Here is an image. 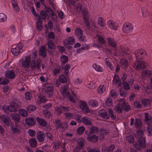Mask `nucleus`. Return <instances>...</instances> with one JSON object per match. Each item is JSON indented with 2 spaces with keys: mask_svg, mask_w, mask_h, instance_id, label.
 <instances>
[{
  "mask_svg": "<svg viewBox=\"0 0 152 152\" xmlns=\"http://www.w3.org/2000/svg\"><path fill=\"white\" fill-rule=\"evenodd\" d=\"M85 144V140L83 138H80L77 141V147L80 148H83Z\"/></svg>",
  "mask_w": 152,
  "mask_h": 152,
  "instance_id": "nucleus-30",
  "label": "nucleus"
},
{
  "mask_svg": "<svg viewBox=\"0 0 152 152\" xmlns=\"http://www.w3.org/2000/svg\"><path fill=\"white\" fill-rule=\"evenodd\" d=\"M99 113L100 116L103 118L106 119H108L109 118V116L107 114V112L104 110H100Z\"/></svg>",
  "mask_w": 152,
  "mask_h": 152,
  "instance_id": "nucleus-26",
  "label": "nucleus"
},
{
  "mask_svg": "<svg viewBox=\"0 0 152 152\" xmlns=\"http://www.w3.org/2000/svg\"><path fill=\"white\" fill-rule=\"evenodd\" d=\"M75 34L80 41H83L85 40V38L83 36V31L81 29L79 28H77L75 31Z\"/></svg>",
  "mask_w": 152,
  "mask_h": 152,
  "instance_id": "nucleus-14",
  "label": "nucleus"
},
{
  "mask_svg": "<svg viewBox=\"0 0 152 152\" xmlns=\"http://www.w3.org/2000/svg\"><path fill=\"white\" fill-rule=\"evenodd\" d=\"M93 67L98 72H102L103 69L102 67L99 65H97L96 64H94L92 65Z\"/></svg>",
  "mask_w": 152,
  "mask_h": 152,
  "instance_id": "nucleus-49",
  "label": "nucleus"
},
{
  "mask_svg": "<svg viewBox=\"0 0 152 152\" xmlns=\"http://www.w3.org/2000/svg\"><path fill=\"white\" fill-rule=\"evenodd\" d=\"M39 54L43 58L46 57L47 53L45 47L42 46L40 47L39 50Z\"/></svg>",
  "mask_w": 152,
  "mask_h": 152,
  "instance_id": "nucleus-20",
  "label": "nucleus"
},
{
  "mask_svg": "<svg viewBox=\"0 0 152 152\" xmlns=\"http://www.w3.org/2000/svg\"><path fill=\"white\" fill-rule=\"evenodd\" d=\"M29 142L31 147L33 148H35L37 147V141L35 138H31L29 141Z\"/></svg>",
  "mask_w": 152,
  "mask_h": 152,
  "instance_id": "nucleus-27",
  "label": "nucleus"
},
{
  "mask_svg": "<svg viewBox=\"0 0 152 152\" xmlns=\"http://www.w3.org/2000/svg\"><path fill=\"white\" fill-rule=\"evenodd\" d=\"M115 146L114 145L111 144L107 148V152H113Z\"/></svg>",
  "mask_w": 152,
  "mask_h": 152,
  "instance_id": "nucleus-64",
  "label": "nucleus"
},
{
  "mask_svg": "<svg viewBox=\"0 0 152 152\" xmlns=\"http://www.w3.org/2000/svg\"><path fill=\"white\" fill-rule=\"evenodd\" d=\"M36 120L39 125L44 127H46L47 126V122L44 119L39 117H37Z\"/></svg>",
  "mask_w": 152,
  "mask_h": 152,
  "instance_id": "nucleus-21",
  "label": "nucleus"
},
{
  "mask_svg": "<svg viewBox=\"0 0 152 152\" xmlns=\"http://www.w3.org/2000/svg\"><path fill=\"white\" fill-rule=\"evenodd\" d=\"M114 109L115 111L118 113H120L122 112L123 109L121 104L119 103V104L115 106Z\"/></svg>",
  "mask_w": 152,
  "mask_h": 152,
  "instance_id": "nucleus-33",
  "label": "nucleus"
},
{
  "mask_svg": "<svg viewBox=\"0 0 152 152\" xmlns=\"http://www.w3.org/2000/svg\"><path fill=\"white\" fill-rule=\"evenodd\" d=\"M36 107L34 105H29L27 107L26 109L27 111L29 113L33 112L36 110Z\"/></svg>",
  "mask_w": 152,
  "mask_h": 152,
  "instance_id": "nucleus-45",
  "label": "nucleus"
},
{
  "mask_svg": "<svg viewBox=\"0 0 152 152\" xmlns=\"http://www.w3.org/2000/svg\"><path fill=\"white\" fill-rule=\"evenodd\" d=\"M142 131H138L136 134L135 137L138 139V144H134L135 148L137 150H140L141 148H144L146 147L145 138L143 136Z\"/></svg>",
  "mask_w": 152,
  "mask_h": 152,
  "instance_id": "nucleus-1",
  "label": "nucleus"
},
{
  "mask_svg": "<svg viewBox=\"0 0 152 152\" xmlns=\"http://www.w3.org/2000/svg\"><path fill=\"white\" fill-rule=\"evenodd\" d=\"M18 112L20 115L23 117H26L28 115L27 111L24 109H20L19 110Z\"/></svg>",
  "mask_w": 152,
  "mask_h": 152,
  "instance_id": "nucleus-35",
  "label": "nucleus"
},
{
  "mask_svg": "<svg viewBox=\"0 0 152 152\" xmlns=\"http://www.w3.org/2000/svg\"><path fill=\"white\" fill-rule=\"evenodd\" d=\"M152 73V72L148 70L143 72L141 74L143 77H149Z\"/></svg>",
  "mask_w": 152,
  "mask_h": 152,
  "instance_id": "nucleus-43",
  "label": "nucleus"
},
{
  "mask_svg": "<svg viewBox=\"0 0 152 152\" xmlns=\"http://www.w3.org/2000/svg\"><path fill=\"white\" fill-rule=\"evenodd\" d=\"M145 123L148 125L152 124V117L148 115V113L145 114Z\"/></svg>",
  "mask_w": 152,
  "mask_h": 152,
  "instance_id": "nucleus-23",
  "label": "nucleus"
},
{
  "mask_svg": "<svg viewBox=\"0 0 152 152\" xmlns=\"http://www.w3.org/2000/svg\"><path fill=\"white\" fill-rule=\"evenodd\" d=\"M119 50L126 54H129L130 53V51L127 48H124L123 46L120 47Z\"/></svg>",
  "mask_w": 152,
  "mask_h": 152,
  "instance_id": "nucleus-37",
  "label": "nucleus"
},
{
  "mask_svg": "<svg viewBox=\"0 0 152 152\" xmlns=\"http://www.w3.org/2000/svg\"><path fill=\"white\" fill-rule=\"evenodd\" d=\"M134 126L137 129H140L142 126L141 120L139 118H136L134 122Z\"/></svg>",
  "mask_w": 152,
  "mask_h": 152,
  "instance_id": "nucleus-25",
  "label": "nucleus"
},
{
  "mask_svg": "<svg viewBox=\"0 0 152 152\" xmlns=\"http://www.w3.org/2000/svg\"><path fill=\"white\" fill-rule=\"evenodd\" d=\"M148 134L150 136L152 135V125H149L147 127Z\"/></svg>",
  "mask_w": 152,
  "mask_h": 152,
  "instance_id": "nucleus-62",
  "label": "nucleus"
},
{
  "mask_svg": "<svg viewBox=\"0 0 152 152\" xmlns=\"http://www.w3.org/2000/svg\"><path fill=\"white\" fill-rule=\"evenodd\" d=\"M120 94L121 96L125 97L127 95V91L126 90H125L122 88L120 90Z\"/></svg>",
  "mask_w": 152,
  "mask_h": 152,
  "instance_id": "nucleus-53",
  "label": "nucleus"
},
{
  "mask_svg": "<svg viewBox=\"0 0 152 152\" xmlns=\"http://www.w3.org/2000/svg\"><path fill=\"white\" fill-rule=\"evenodd\" d=\"M108 112L109 113V117L110 116L112 119H115L116 118V116L113 113V112L111 109H109L108 110Z\"/></svg>",
  "mask_w": 152,
  "mask_h": 152,
  "instance_id": "nucleus-52",
  "label": "nucleus"
},
{
  "mask_svg": "<svg viewBox=\"0 0 152 152\" xmlns=\"http://www.w3.org/2000/svg\"><path fill=\"white\" fill-rule=\"evenodd\" d=\"M12 119L17 122H18L20 120V115L17 113L13 114L11 115Z\"/></svg>",
  "mask_w": 152,
  "mask_h": 152,
  "instance_id": "nucleus-39",
  "label": "nucleus"
},
{
  "mask_svg": "<svg viewBox=\"0 0 152 152\" xmlns=\"http://www.w3.org/2000/svg\"><path fill=\"white\" fill-rule=\"evenodd\" d=\"M113 82L114 84L118 83L119 86H121L122 83L120 80L119 78L117 75H115L113 77Z\"/></svg>",
  "mask_w": 152,
  "mask_h": 152,
  "instance_id": "nucleus-31",
  "label": "nucleus"
},
{
  "mask_svg": "<svg viewBox=\"0 0 152 152\" xmlns=\"http://www.w3.org/2000/svg\"><path fill=\"white\" fill-rule=\"evenodd\" d=\"M43 114L45 116L48 118L51 115V113L50 112L47 110H43Z\"/></svg>",
  "mask_w": 152,
  "mask_h": 152,
  "instance_id": "nucleus-61",
  "label": "nucleus"
},
{
  "mask_svg": "<svg viewBox=\"0 0 152 152\" xmlns=\"http://www.w3.org/2000/svg\"><path fill=\"white\" fill-rule=\"evenodd\" d=\"M55 123L56 124L57 129H59L60 128L64 129V127L63 126L62 123L61 121L58 119L56 120L55 121Z\"/></svg>",
  "mask_w": 152,
  "mask_h": 152,
  "instance_id": "nucleus-34",
  "label": "nucleus"
},
{
  "mask_svg": "<svg viewBox=\"0 0 152 152\" xmlns=\"http://www.w3.org/2000/svg\"><path fill=\"white\" fill-rule=\"evenodd\" d=\"M11 130L13 133L18 134L21 132V128L20 125L15 122H12L10 124Z\"/></svg>",
  "mask_w": 152,
  "mask_h": 152,
  "instance_id": "nucleus-4",
  "label": "nucleus"
},
{
  "mask_svg": "<svg viewBox=\"0 0 152 152\" xmlns=\"http://www.w3.org/2000/svg\"><path fill=\"white\" fill-rule=\"evenodd\" d=\"M83 21L86 24L87 28L89 29L90 28V23L89 22L88 19L90 16L89 15V12L88 9L86 8H84L82 12Z\"/></svg>",
  "mask_w": 152,
  "mask_h": 152,
  "instance_id": "nucleus-3",
  "label": "nucleus"
},
{
  "mask_svg": "<svg viewBox=\"0 0 152 152\" xmlns=\"http://www.w3.org/2000/svg\"><path fill=\"white\" fill-rule=\"evenodd\" d=\"M107 25L108 27L111 29L116 30L118 26L116 22L112 20H110L107 22Z\"/></svg>",
  "mask_w": 152,
  "mask_h": 152,
  "instance_id": "nucleus-18",
  "label": "nucleus"
},
{
  "mask_svg": "<svg viewBox=\"0 0 152 152\" xmlns=\"http://www.w3.org/2000/svg\"><path fill=\"white\" fill-rule=\"evenodd\" d=\"M142 104L145 106H147L150 104L151 101L149 99H144L142 101Z\"/></svg>",
  "mask_w": 152,
  "mask_h": 152,
  "instance_id": "nucleus-40",
  "label": "nucleus"
},
{
  "mask_svg": "<svg viewBox=\"0 0 152 152\" xmlns=\"http://www.w3.org/2000/svg\"><path fill=\"white\" fill-rule=\"evenodd\" d=\"M142 14L143 17H147L148 15V12L147 9L145 8H142Z\"/></svg>",
  "mask_w": 152,
  "mask_h": 152,
  "instance_id": "nucleus-63",
  "label": "nucleus"
},
{
  "mask_svg": "<svg viewBox=\"0 0 152 152\" xmlns=\"http://www.w3.org/2000/svg\"><path fill=\"white\" fill-rule=\"evenodd\" d=\"M148 64L145 61H140L139 60L136 61L134 64V66L135 69L137 70H141L145 68Z\"/></svg>",
  "mask_w": 152,
  "mask_h": 152,
  "instance_id": "nucleus-6",
  "label": "nucleus"
},
{
  "mask_svg": "<svg viewBox=\"0 0 152 152\" xmlns=\"http://www.w3.org/2000/svg\"><path fill=\"white\" fill-rule=\"evenodd\" d=\"M83 123L86 125H90L92 124L91 119L85 116L82 118Z\"/></svg>",
  "mask_w": 152,
  "mask_h": 152,
  "instance_id": "nucleus-32",
  "label": "nucleus"
},
{
  "mask_svg": "<svg viewBox=\"0 0 152 152\" xmlns=\"http://www.w3.org/2000/svg\"><path fill=\"white\" fill-rule=\"evenodd\" d=\"M64 44L66 48L69 49L71 48V47L69 45H72L75 43L74 38L73 37H71L67 39H65L64 41Z\"/></svg>",
  "mask_w": 152,
  "mask_h": 152,
  "instance_id": "nucleus-9",
  "label": "nucleus"
},
{
  "mask_svg": "<svg viewBox=\"0 0 152 152\" xmlns=\"http://www.w3.org/2000/svg\"><path fill=\"white\" fill-rule=\"evenodd\" d=\"M31 61L30 58L29 56L26 57L25 59L22 62L21 66L26 69V70L29 71L30 70V64Z\"/></svg>",
  "mask_w": 152,
  "mask_h": 152,
  "instance_id": "nucleus-12",
  "label": "nucleus"
},
{
  "mask_svg": "<svg viewBox=\"0 0 152 152\" xmlns=\"http://www.w3.org/2000/svg\"><path fill=\"white\" fill-rule=\"evenodd\" d=\"M25 97L28 100L31 99L32 97V94L30 92H26L25 94Z\"/></svg>",
  "mask_w": 152,
  "mask_h": 152,
  "instance_id": "nucleus-55",
  "label": "nucleus"
},
{
  "mask_svg": "<svg viewBox=\"0 0 152 152\" xmlns=\"http://www.w3.org/2000/svg\"><path fill=\"white\" fill-rule=\"evenodd\" d=\"M68 87L66 86H65L63 88V89L61 91V93L63 95H69V92L68 90ZM68 99L73 103H75V101L72 95H69L68 96Z\"/></svg>",
  "mask_w": 152,
  "mask_h": 152,
  "instance_id": "nucleus-11",
  "label": "nucleus"
},
{
  "mask_svg": "<svg viewBox=\"0 0 152 152\" xmlns=\"http://www.w3.org/2000/svg\"><path fill=\"white\" fill-rule=\"evenodd\" d=\"M23 46L21 43H18L16 47L13 48L11 50L12 54L15 56H18L21 52Z\"/></svg>",
  "mask_w": 152,
  "mask_h": 152,
  "instance_id": "nucleus-7",
  "label": "nucleus"
},
{
  "mask_svg": "<svg viewBox=\"0 0 152 152\" xmlns=\"http://www.w3.org/2000/svg\"><path fill=\"white\" fill-rule=\"evenodd\" d=\"M87 138L88 140L91 142H97L98 139V137L94 134L89 135L88 137H87Z\"/></svg>",
  "mask_w": 152,
  "mask_h": 152,
  "instance_id": "nucleus-29",
  "label": "nucleus"
},
{
  "mask_svg": "<svg viewBox=\"0 0 152 152\" xmlns=\"http://www.w3.org/2000/svg\"><path fill=\"white\" fill-rule=\"evenodd\" d=\"M44 90L45 92L49 98H50L53 96V89L52 86L47 85L45 86Z\"/></svg>",
  "mask_w": 152,
  "mask_h": 152,
  "instance_id": "nucleus-10",
  "label": "nucleus"
},
{
  "mask_svg": "<svg viewBox=\"0 0 152 152\" xmlns=\"http://www.w3.org/2000/svg\"><path fill=\"white\" fill-rule=\"evenodd\" d=\"M90 132L91 134H93L95 133L98 132L99 129L96 126H94L90 128Z\"/></svg>",
  "mask_w": 152,
  "mask_h": 152,
  "instance_id": "nucleus-47",
  "label": "nucleus"
},
{
  "mask_svg": "<svg viewBox=\"0 0 152 152\" xmlns=\"http://www.w3.org/2000/svg\"><path fill=\"white\" fill-rule=\"evenodd\" d=\"M121 63L122 66V67L124 68H125L128 66V61L125 59H122L121 60Z\"/></svg>",
  "mask_w": 152,
  "mask_h": 152,
  "instance_id": "nucleus-42",
  "label": "nucleus"
},
{
  "mask_svg": "<svg viewBox=\"0 0 152 152\" xmlns=\"http://www.w3.org/2000/svg\"><path fill=\"white\" fill-rule=\"evenodd\" d=\"M1 120L6 125L8 126L10 124L8 119L5 117L2 116L1 118Z\"/></svg>",
  "mask_w": 152,
  "mask_h": 152,
  "instance_id": "nucleus-57",
  "label": "nucleus"
},
{
  "mask_svg": "<svg viewBox=\"0 0 152 152\" xmlns=\"http://www.w3.org/2000/svg\"><path fill=\"white\" fill-rule=\"evenodd\" d=\"M108 44L111 47L115 48L117 46L116 41L110 37L107 38Z\"/></svg>",
  "mask_w": 152,
  "mask_h": 152,
  "instance_id": "nucleus-22",
  "label": "nucleus"
},
{
  "mask_svg": "<svg viewBox=\"0 0 152 152\" xmlns=\"http://www.w3.org/2000/svg\"><path fill=\"white\" fill-rule=\"evenodd\" d=\"M41 62V61L39 59L37 60L36 62L34 60H32L30 64V67H31L32 70H34L36 68L39 69L40 68V65Z\"/></svg>",
  "mask_w": 152,
  "mask_h": 152,
  "instance_id": "nucleus-8",
  "label": "nucleus"
},
{
  "mask_svg": "<svg viewBox=\"0 0 152 152\" xmlns=\"http://www.w3.org/2000/svg\"><path fill=\"white\" fill-rule=\"evenodd\" d=\"M133 28V25L132 23L127 22L124 24L122 30L124 33H128L132 32Z\"/></svg>",
  "mask_w": 152,
  "mask_h": 152,
  "instance_id": "nucleus-5",
  "label": "nucleus"
},
{
  "mask_svg": "<svg viewBox=\"0 0 152 152\" xmlns=\"http://www.w3.org/2000/svg\"><path fill=\"white\" fill-rule=\"evenodd\" d=\"M97 40L101 44H104L105 43V41L104 39L100 35H97Z\"/></svg>",
  "mask_w": 152,
  "mask_h": 152,
  "instance_id": "nucleus-44",
  "label": "nucleus"
},
{
  "mask_svg": "<svg viewBox=\"0 0 152 152\" xmlns=\"http://www.w3.org/2000/svg\"><path fill=\"white\" fill-rule=\"evenodd\" d=\"M126 139L129 143H133L134 142V138L132 135H129L126 137Z\"/></svg>",
  "mask_w": 152,
  "mask_h": 152,
  "instance_id": "nucleus-51",
  "label": "nucleus"
},
{
  "mask_svg": "<svg viewBox=\"0 0 152 152\" xmlns=\"http://www.w3.org/2000/svg\"><path fill=\"white\" fill-rule=\"evenodd\" d=\"M137 61L144 59L147 56V53L145 50L143 49H137L134 52Z\"/></svg>",
  "mask_w": 152,
  "mask_h": 152,
  "instance_id": "nucleus-2",
  "label": "nucleus"
},
{
  "mask_svg": "<svg viewBox=\"0 0 152 152\" xmlns=\"http://www.w3.org/2000/svg\"><path fill=\"white\" fill-rule=\"evenodd\" d=\"M88 103L90 105L94 107H97L98 105V102L96 100L94 99L90 100Z\"/></svg>",
  "mask_w": 152,
  "mask_h": 152,
  "instance_id": "nucleus-38",
  "label": "nucleus"
},
{
  "mask_svg": "<svg viewBox=\"0 0 152 152\" xmlns=\"http://www.w3.org/2000/svg\"><path fill=\"white\" fill-rule=\"evenodd\" d=\"M105 103L108 106H110L112 105V102L111 98V97L107 98L105 101Z\"/></svg>",
  "mask_w": 152,
  "mask_h": 152,
  "instance_id": "nucleus-59",
  "label": "nucleus"
},
{
  "mask_svg": "<svg viewBox=\"0 0 152 152\" xmlns=\"http://www.w3.org/2000/svg\"><path fill=\"white\" fill-rule=\"evenodd\" d=\"M26 123L29 126H33L35 125V121L32 118H28L26 119Z\"/></svg>",
  "mask_w": 152,
  "mask_h": 152,
  "instance_id": "nucleus-24",
  "label": "nucleus"
},
{
  "mask_svg": "<svg viewBox=\"0 0 152 152\" xmlns=\"http://www.w3.org/2000/svg\"><path fill=\"white\" fill-rule=\"evenodd\" d=\"M19 107L20 106L17 103L12 102L10 103V105L8 106V110L10 112H16Z\"/></svg>",
  "mask_w": 152,
  "mask_h": 152,
  "instance_id": "nucleus-13",
  "label": "nucleus"
},
{
  "mask_svg": "<svg viewBox=\"0 0 152 152\" xmlns=\"http://www.w3.org/2000/svg\"><path fill=\"white\" fill-rule=\"evenodd\" d=\"M123 84L124 89L127 90H129L130 89V87L127 82L124 81L123 82Z\"/></svg>",
  "mask_w": 152,
  "mask_h": 152,
  "instance_id": "nucleus-56",
  "label": "nucleus"
},
{
  "mask_svg": "<svg viewBox=\"0 0 152 152\" xmlns=\"http://www.w3.org/2000/svg\"><path fill=\"white\" fill-rule=\"evenodd\" d=\"M11 3L14 10L15 12H18L19 11L20 9L16 1L14 0H12L11 1Z\"/></svg>",
  "mask_w": 152,
  "mask_h": 152,
  "instance_id": "nucleus-28",
  "label": "nucleus"
},
{
  "mask_svg": "<svg viewBox=\"0 0 152 152\" xmlns=\"http://www.w3.org/2000/svg\"><path fill=\"white\" fill-rule=\"evenodd\" d=\"M37 138L40 142H43L45 140V135L41 131H38L37 134Z\"/></svg>",
  "mask_w": 152,
  "mask_h": 152,
  "instance_id": "nucleus-19",
  "label": "nucleus"
},
{
  "mask_svg": "<svg viewBox=\"0 0 152 152\" xmlns=\"http://www.w3.org/2000/svg\"><path fill=\"white\" fill-rule=\"evenodd\" d=\"M85 129V128L83 126H81L79 127L77 130V133L79 134H82Z\"/></svg>",
  "mask_w": 152,
  "mask_h": 152,
  "instance_id": "nucleus-54",
  "label": "nucleus"
},
{
  "mask_svg": "<svg viewBox=\"0 0 152 152\" xmlns=\"http://www.w3.org/2000/svg\"><path fill=\"white\" fill-rule=\"evenodd\" d=\"M68 58L67 56L63 55L61 57V61L63 64H65L68 61Z\"/></svg>",
  "mask_w": 152,
  "mask_h": 152,
  "instance_id": "nucleus-50",
  "label": "nucleus"
},
{
  "mask_svg": "<svg viewBox=\"0 0 152 152\" xmlns=\"http://www.w3.org/2000/svg\"><path fill=\"white\" fill-rule=\"evenodd\" d=\"M40 15L42 19H46L47 15V14L45 11L44 10H42L41 12Z\"/></svg>",
  "mask_w": 152,
  "mask_h": 152,
  "instance_id": "nucleus-58",
  "label": "nucleus"
},
{
  "mask_svg": "<svg viewBox=\"0 0 152 152\" xmlns=\"http://www.w3.org/2000/svg\"><path fill=\"white\" fill-rule=\"evenodd\" d=\"M7 20L6 15L3 13H0V22L3 23Z\"/></svg>",
  "mask_w": 152,
  "mask_h": 152,
  "instance_id": "nucleus-41",
  "label": "nucleus"
},
{
  "mask_svg": "<svg viewBox=\"0 0 152 152\" xmlns=\"http://www.w3.org/2000/svg\"><path fill=\"white\" fill-rule=\"evenodd\" d=\"M60 82L63 83H66L67 82V79L66 77L63 75H61L59 77Z\"/></svg>",
  "mask_w": 152,
  "mask_h": 152,
  "instance_id": "nucleus-46",
  "label": "nucleus"
},
{
  "mask_svg": "<svg viewBox=\"0 0 152 152\" xmlns=\"http://www.w3.org/2000/svg\"><path fill=\"white\" fill-rule=\"evenodd\" d=\"M119 103L121 104L122 108H123L124 110L127 111L130 109V106L128 103L126 102V100L124 98L120 99Z\"/></svg>",
  "mask_w": 152,
  "mask_h": 152,
  "instance_id": "nucleus-16",
  "label": "nucleus"
},
{
  "mask_svg": "<svg viewBox=\"0 0 152 152\" xmlns=\"http://www.w3.org/2000/svg\"><path fill=\"white\" fill-rule=\"evenodd\" d=\"M4 75L6 78L11 80L14 79L15 77V74L13 70L6 71Z\"/></svg>",
  "mask_w": 152,
  "mask_h": 152,
  "instance_id": "nucleus-17",
  "label": "nucleus"
},
{
  "mask_svg": "<svg viewBox=\"0 0 152 152\" xmlns=\"http://www.w3.org/2000/svg\"><path fill=\"white\" fill-rule=\"evenodd\" d=\"M47 45L48 48L50 49H54L56 48V46L54 42L51 40L48 41L47 42Z\"/></svg>",
  "mask_w": 152,
  "mask_h": 152,
  "instance_id": "nucleus-36",
  "label": "nucleus"
},
{
  "mask_svg": "<svg viewBox=\"0 0 152 152\" xmlns=\"http://www.w3.org/2000/svg\"><path fill=\"white\" fill-rule=\"evenodd\" d=\"M79 107L82 111L85 113H88L91 112V110L89 109L87 103L85 101L82 102L80 104Z\"/></svg>",
  "mask_w": 152,
  "mask_h": 152,
  "instance_id": "nucleus-15",
  "label": "nucleus"
},
{
  "mask_svg": "<svg viewBox=\"0 0 152 152\" xmlns=\"http://www.w3.org/2000/svg\"><path fill=\"white\" fill-rule=\"evenodd\" d=\"M1 82H0V84L1 85H6L8 84L9 81L7 79L4 78H1Z\"/></svg>",
  "mask_w": 152,
  "mask_h": 152,
  "instance_id": "nucleus-60",
  "label": "nucleus"
},
{
  "mask_svg": "<svg viewBox=\"0 0 152 152\" xmlns=\"http://www.w3.org/2000/svg\"><path fill=\"white\" fill-rule=\"evenodd\" d=\"M105 91V87L104 85L101 86L98 88L97 91L98 93L101 94L102 93L104 92Z\"/></svg>",
  "mask_w": 152,
  "mask_h": 152,
  "instance_id": "nucleus-48",
  "label": "nucleus"
}]
</instances>
